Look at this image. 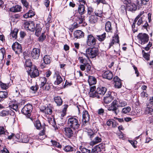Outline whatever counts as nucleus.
<instances>
[{
	"instance_id": "6ab92c4d",
	"label": "nucleus",
	"mask_w": 153,
	"mask_h": 153,
	"mask_svg": "<svg viewBox=\"0 0 153 153\" xmlns=\"http://www.w3.org/2000/svg\"><path fill=\"white\" fill-rule=\"evenodd\" d=\"M114 100L117 103L118 108L124 107L127 105V102L126 101L119 98H117Z\"/></svg>"
},
{
	"instance_id": "13d9d810",
	"label": "nucleus",
	"mask_w": 153,
	"mask_h": 153,
	"mask_svg": "<svg viewBox=\"0 0 153 153\" xmlns=\"http://www.w3.org/2000/svg\"><path fill=\"white\" fill-rule=\"evenodd\" d=\"M143 57L147 60L149 59V55L147 53H145L144 50L142 51Z\"/></svg>"
},
{
	"instance_id": "09e8293b",
	"label": "nucleus",
	"mask_w": 153,
	"mask_h": 153,
	"mask_svg": "<svg viewBox=\"0 0 153 153\" xmlns=\"http://www.w3.org/2000/svg\"><path fill=\"white\" fill-rule=\"evenodd\" d=\"M94 11V9L91 6H87V15H91Z\"/></svg>"
},
{
	"instance_id": "7c9ffc66",
	"label": "nucleus",
	"mask_w": 153,
	"mask_h": 153,
	"mask_svg": "<svg viewBox=\"0 0 153 153\" xmlns=\"http://www.w3.org/2000/svg\"><path fill=\"white\" fill-rule=\"evenodd\" d=\"M54 100L57 105L59 106L62 105V99L60 97H54Z\"/></svg>"
},
{
	"instance_id": "20e7f679",
	"label": "nucleus",
	"mask_w": 153,
	"mask_h": 153,
	"mask_svg": "<svg viewBox=\"0 0 153 153\" xmlns=\"http://www.w3.org/2000/svg\"><path fill=\"white\" fill-rule=\"evenodd\" d=\"M97 39L96 37L92 34L88 35L87 37L86 43L88 46L90 47L94 46L96 44Z\"/></svg>"
},
{
	"instance_id": "4c0bfd02",
	"label": "nucleus",
	"mask_w": 153,
	"mask_h": 153,
	"mask_svg": "<svg viewBox=\"0 0 153 153\" xmlns=\"http://www.w3.org/2000/svg\"><path fill=\"white\" fill-rule=\"evenodd\" d=\"M102 139L99 136H95L92 143L94 144H97L101 142Z\"/></svg>"
},
{
	"instance_id": "4be33fe9",
	"label": "nucleus",
	"mask_w": 153,
	"mask_h": 153,
	"mask_svg": "<svg viewBox=\"0 0 153 153\" xmlns=\"http://www.w3.org/2000/svg\"><path fill=\"white\" fill-rule=\"evenodd\" d=\"M8 134L9 133L6 129L5 126H3L0 125V137H1L3 135L7 136Z\"/></svg>"
},
{
	"instance_id": "ddd939ff",
	"label": "nucleus",
	"mask_w": 153,
	"mask_h": 153,
	"mask_svg": "<svg viewBox=\"0 0 153 153\" xmlns=\"http://www.w3.org/2000/svg\"><path fill=\"white\" fill-rule=\"evenodd\" d=\"M82 64L80 65V69L82 71H84L86 68L87 72L90 73L91 72V66L89 63L88 61H87L85 63H83Z\"/></svg>"
},
{
	"instance_id": "bf43d9fd",
	"label": "nucleus",
	"mask_w": 153,
	"mask_h": 153,
	"mask_svg": "<svg viewBox=\"0 0 153 153\" xmlns=\"http://www.w3.org/2000/svg\"><path fill=\"white\" fill-rule=\"evenodd\" d=\"M137 25H140L141 24H142L145 22V21H143L142 17H139L137 19Z\"/></svg>"
},
{
	"instance_id": "e433bc0d",
	"label": "nucleus",
	"mask_w": 153,
	"mask_h": 153,
	"mask_svg": "<svg viewBox=\"0 0 153 153\" xmlns=\"http://www.w3.org/2000/svg\"><path fill=\"white\" fill-rule=\"evenodd\" d=\"M42 28L38 25H37L35 28V35L39 36L41 33Z\"/></svg>"
},
{
	"instance_id": "c9c22d12",
	"label": "nucleus",
	"mask_w": 153,
	"mask_h": 153,
	"mask_svg": "<svg viewBox=\"0 0 153 153\" xmlns=\"http://www.w3.org/2000/svg\"><path fill=\"white\" fill-rule=\"evenodd\" d=\"M40 80L41 82L40 88H44V86H45V85L47 83V79L45 77H41L40 78Z\"/></svg>"
},
{
	"instance_id": "de8ad7c7",
	"label": "nucleus",
	"mask_w": 153,
	"mask_h": 153,
	"mask_svg": "<svg viewBox=\"0 0 153 153\" xmlns=\"http://www.w3.org/2000/svg\"><path fill=\"white\" fill-rule=\"evenodd\" d=\"M46 38V36L45 34V33H42L41 36L38 39V40L40 42H42Z\"/></svg>"
},
{
	"instance_id": "a19ab883",
	"label": "nucleus",
	"mask_w": 153,
	"mask_h": 153,
	"mask_svg": "<svg viewBox=\"0 0 153 153\" xmlns=\"http://www.w3.org/2000/svg\"><path fill=\"white\" fill-rule=\"evenodd\" d=\"M10 112H11L10 111L3 110L1 112L0 115L1 116L5 117L8 115Z\"/></svg>"
},
{
	"instance_id": "412c9836",
	"label": "nucleus",
	"mask_w": 153,
	"mask_h": 153,
	"mask_svg": "<svg viewBox=\"0 0 153 153\" xmlns=\"http://www.w3.org/2000/svg\"><path fill=\"white\" fill-rule=\"evenodd\" d=\"M85 16L82 15H79L75 17V21L77 24H80L84 21Z\"/></svg>"
},
{
	"instance_id": "0e129e2a",
	"label": "nucleus",
	"mask_w": 153,
	"mask_h": 153,
	"mask_svg": "<svg viewBox=\"0 0 153 153\" xmlns=\"http://www.w3.org/2000/svg\"><path fill=\"white\" fill-rule=\"evenodd\" d=\"M81 151L83 153H91L90 150L88 149L85 148H82Z\"/></svg>"
},
{
	"instance_id": "0eeeda50",
	"label": "nucleus",
	"mask_w": 153,
	"mask_h": 153,
	"mask_svg": "<svg viewBox=\"0 0 153 153\" xmlns=\"http://www.w3.org/2000/svg\"><path fill=\"white\" fill-rule=\"evenodd\" d=\"M117 106V103L114 100L111 103L110 105L108 108V110L109 111H112L114 113L117 115L119 112Z\"/></svg>"
},
{
	"instance_id": "6e6552de",
	"label": "nucleus",
	"mask_w": 153,
	"mask_h": 153,
	"mask_svg": "<svg viewBox=\"0 0 153 153\" xmlns=\"http://www.w3.org/2000/svg\"><path fill=\"white\" fill-rule=\"evenodd\" d=\"M12 48L16 54H19L22 52L21 45L18 42H15L13 44Z\"/></svg>"
},
{
	"instance_id": "9d476101",
	"label": "nucleus",
	"mask_w": 153,
	"mask_h": 153,
	"mask_svg": "<svg viewBox=\"0 0 153 153\" xmlns=\"http://www.w3.org/2000/svg\"><path fill=\"white\" fill-rule=\"evenodd\" d=\"M24 27L27 30L32 32L34 31L35 30L34 23L31 21L25 22Z\"/></svg>"
},
{
	"instance_id": "cd10ccee",
	"label": "nucleus",
	"mask_w": 153,
	"mask_h": 153,
	"mask_svg": "<svg viewBox=\"0 0 153 153\" xmlns=\"http://www.w3.org/2000/svg\"><path fill=\"white\" fill-rule=\"evenodd\" d=\"M88 82L89 85L91 86L92 85L95 84L96 83V79L93 76H90L88 77Z\"/></svg>"
},
{
	"instance_id": "dca6fc26",
	"label": "nucleus",
	"mask_w": 153,
	"mask_h": 153,
	"mask_svg": "<svg viewBox=\"0 0 153 153\" xmlns=\"http://www.w3.org/2000/svg\"><path fill=\"white\" fill-rule=\"evenodd\" d=\"M70 127H65L64 128L65 136L68 138L71 137L73 135L74 132Z\"/></svg>"
},
{
	"instance_id": "5701e85b",
	"label": "nucleus",
	"mask_w": 153,
	"mask_h": 153,
	"mask_svg": "<svg viewBox=\"0 0 153 153\" xmlns=\"http://www.w3.org/2000/svg\"><path fill=\"white\" fill-rule=\"evenodd\" d=\"M107 91L106 88L104 87H98L97 88V91L98 94L104 95Z\"/></svg>"
},
{
	"instance_id": "a18cd8bd",
	"label": "nucleus",
	"mask_w": 153,
	"mask_h": 153,
	"mask_svg": "<svg viewBox=\"0 0 153 153\" xmlns=\"http://www.w3.org/2000/svg\"><path fill=\"white\" fill-rule=\"evenodd\" d=\"M45 123H44L42 124V130L40 131L39 133V135L41 136H42L45 134Z\"/></svg>"
},
{
	"instance_id": "f03ea898",
	"label": "nucleus",
	"mask_w": 153,
	"mask_h": 153,
	"mask_svg": "<svg viewBox=\"0 0 153 153\" xmlns=\"http://www.w3.org/2000/svg\"><path fill=\"white\" fill-rule=\"evenodd\" d=\"M85 53L83 54L89 59V58H94L97 56L98 53V50L95 48H88L86 50Z\"/></svg>"
},
{
	"instance_id": "1a4fd4ad",
	"label": "nucleus",
	"mask_w": 153,
	"mask_h": 153,
	"mask_svg": "<svg viewBox=\"0 0 153 153\" xmlns=\"http://www.w3.org/2000/svg\"><path fill=\"white\" fill-rule=\"evenodd\" d=\"M90 116L88 111L86 110H84L82 112V123L83 125H85L90 120Z\"/></svg>"
},
{
	"instance_id": "5fc2aeb1",
	"label": "nucleus",
	"mask_w": 153,
	"mask_h": 153,
	"mask_svg": "<svg viewBox=\"0 0 153 153\" xmlns=\"http://www.w3.org/2000/svg\"><path fill=\"white\" fill-rule=\"evenodd\" d=\"M102 12L101 10H98L97 11H95L94 12L95 16H97L102 17Z\"/></svg>"
},
{
	"instance_id": "f704fd0d",
	"label": "nucleus",
	"mask_w": 153,
	"mask_h": 153,
	"mask_svg": "<svg viewBox=\"0 0 153 153\" xmlns=\"http://www.w3.org/2000/svg\"><path fill=\"white\" fill-rule=\"evenodd\" d=\"M34 125L37 129L40 130L42 128V125L40 121L39 120H37L36 121Z\"/></svg>"
},
{
	"instance_id": "72a5a7b5",
	"label": "nucleus",
	"mask_w": 153,
	"mask_h": 153,
	"mask_svg": "<svg viewBox=\"0 0 153 153\" xmlns=\"http://www.w3.org/2000/svg\"><path fill=\"white\" fill-rule=\"evenodd\" d=\"M19 31L18 29L15 28L12 31L10 34V36H12L13 38L16 39L17 38V35Z\"/></svg>"
},
{
	"instance_id": "680f3d73",
	"label": "nucleus",
	"mask_w": 153,
	"mask_h": 153,
	"mask_svg": "<svg viewBox=\"0 0 153 153\" xmlns=\"http://www.w3.org/2000/svg\"><path fill=\"white\" fill-rule=\"evenodd\" d=\"M38 87L37 85L32 86L30 87V89L33 92L35 93L38 90Z\"/></svg>"
},
{
	"instance_id": "ea45409f",
	"label": "nucleus",
	"mask_w": 153,
	"mask_h": 153,
	"mask_svg": "<svg viewBox=\"0 0 153 153\" xmlns=\"http://www.w3.org/2000/svg\"><path fill=\"white\" fill-rule=\"evenodd\" d=\"M25 67H28V69H29V68H31L32 66H35L32 65V62L30 59H27L26 60L25 62Z\"/></svg>"
},
{
	"instance_id": "c756f323",
	"label": "nucleus",
	"mask_w": 153,
	"mask_h": 153,
	"mask_svg": "<svg viewBox=\"0 0 153 153\" xmlns=\"http://www.w3.org/2000/svg\"><path fill=\"white\" fill-rule=\"evenodd\" d=\"M97 20V18L94 15H92L89 17L88 21L91 24L96 23Z\"/></svg>"
},
{
	"instance_id": "473e14b6",
	"label": "nucleus",
	"mask_w": 153,
	"mask_h": 153,
	"mask_svg": "<svg viewBox=\"0 0 153 153\" xmlns=\"http://www.w3.org/2000/svg\"><path fill=\"white\" fill-rule=\"evenodd\" d=\"M35 14L33 11L31 10H30L28 12L24 14L23 16L25 18H27L29 17H31L34 15Z\"/></svg>"
},
{
	"instance_id": "864d4df0",
	"label": "nucleus",
	"mask_w": 153,
	"mask_h": 153,
	"mask_svg": "<svg viewBox=\"0 0 153 153\" xmlns=\"http://www.w3.org/2000/svg\"><path fill=\"white\" fill-rule=\"evenodd\" d=\"M9 107L11 109L15 110L16 111L18 110V106L16 104H13L12 105H10Z\"/></svg>"
},
{
	"instance_id": "f3484780",
	"label": "nucleus",
	"mask_w": 153,
	"mask_h": 153,
	"mask_svg": "<svg viewBox=\"0 0 153 153\" xmlns=\"http://www.w3.org/2000/svg\"><path fill=\"white\" fill-rule=\"evenodd\" d=\"M126 5V9L131 11H134L137 9V5L134 3L131 2Z\"/></svg>"
},
{
	"instance_id": "2eb2a0df",
	"label": "nucleus",
	"mask_w": 153,
	"mask_h": 153,
	"mask_svg": "<svg viewBox=\"0 0 153 153\" xmlns=\"http://www.w3.org/2000/svg\"><path fill=\"white\" fill-rule=\"evenodd\" d=\"M113 80L114 83V87L116 88H120L122 85L121 81L119 77L116 76L114 78Z\"/></svg>"
},
{
	"instance_id": "c85d7f7f",
	"label": "nucleus",
	"mask_w": 153,
	"mask_h": 153,
	"mask_svg": "<svg viewBox=\"0 0 153 153\" xmlns=\"http://www.w3.org/2000/svg\"><path fill=\"white\" fill-rule=\"evenodd\" d=\"M8 96V93L7 92L5 91H0V101H1L5 98L7 97Z\"/></svg>"
},
{
	"instance_id": "052dcab7",
	"label": "nucleus",
	"mask_w": 153,
	"mask_h": 153,
	"mask_svg": "<svg viewBox=\"0 0 153 153\" xmlns=\"http://www.w3.org/2000/svg\"><path fill=\"white\" fill-rule=\"evenodd\" d=\"M22 137V133L17 134L16 135L15 134V139L16 138L18 139L19 142Z\"/></svg>"
},
{
	"instance_id": "a878e982",
	"label": "nucleus",
	"mask_w": 153,
	"mask_h": 153,
	"mask_svg": "<svg viewBox=\"0 0 153 153\" xmlns=\"http://www.w3.org/2000/svg\"><path fill=\"white\" fill-rule=\"evenodd\" d=\"M105 30L108 32H111L112 30L111 23L110 21L107 22L105 25Z\"/></svg>"
},
{
	"instance_id": "49530a36",
	"label": "nucleus",
	"mask_w": 153,
	"mask_h": 153,
	"mask_svg": "<svg viewBox=\"0 0 153 153\" xmlns=\"http://www.w3.org/2000/svg\"><path fill=\"white\" fill-rule=\"evenodd\" d=\"M146 112L147 113L153 115V108H152L146 107Z\"/></svg>"
},
{
	"instance_id": "f257e3e1",
	"label": "nucleus",
	"mask_w": 153,
	"mask_h": 153,
	"mask_svg": "<svg viewBox=\"0 0 153 153\" xmlns=\"http://www.w3.org/2000/svg\"><path fill=\"white\" fill-rule=\"evenodd\" d=\"M67 124L69 127L74 130H76L79 128L80 122L79 121L77 117L72 116L68 119Z\"/></svg>"
},
{
	"instance_id": "79ce46f5",
	"label": "nucleus",
	"mask_w": 153,
	"mask_h": 153,
	"mask_svg": "<svg viewBox=\"0 0 153 153\" xmlns=\"http://www.w3.org/2000/svg\"><path fill=\"white\" fill-rule=\"evenodd\" d=\"M131 110V108L129 106L124 108L122 109V112L125 114H127Z\"/></svg>"
},
{
	"instance_id": "37998d69",
	"label": "nucleus",
	"mask_w": 153,
	"mask_h": 153,
	"mask_svg": "<svg viewBox=\"0 0 153 153\" xmlns=\"http://www.w3.org/2000/svg\"><path fill=\"white\" fill-rule=\"evenodd\" d=\"M74 149H75L74 148L68 145L65 146V148L64 149V150L67 152L72 151H74Z\"/></svg>"
},
{
	"instance_id": "3c124183",
	"label": "nucleus",
	"mask_w": 153,
	"mask_h": 153,
	"mask_svg": "<svg viewBox=\"0 0 153 153\" xmlns=\"http://www.w3.org/2000/svg\"><path fill=\"white\" fill-rule=\"evenodd\" d=\"M46 112L45 114L51 115L52 113V110L51 108L49 107H47L46 108Z\"/></svg>"
},
{
	"instance_id": "338daca9",
	"label": "nucleus",
	"mask_w": 153,
	"mask_h": 153,
	"mask_svg": "<svg viewBox=\"0 0 153 153\" xmlns=\"http://www.w3.org/2000/svg\"><path fill=\"white\" fill-rule=\"evenodd\" d=\"M133 68L135 71V73L136 74V76L138 77L139 76V72L137 69V68L135 65L133 66Z\"/></svg>"
},
{
	"instance_id": "774afa93",
	"label": "nucleus",
	"mask_w": 153,
	"mask_h": 153,
	"mask_svg": "<svg viewBox=\"0 0 153 153\" xmlns=\"http://www.w3.org/2000/svg\"><path fill=\"white\" fill-rule=\"evenodd\" d=\"M22 3L24 6L26 7H27L28 6V4L26 0H21Z\"/></svg>"
},
{
	"instance_id": "423d86ee",
	"label": "nucleus",
	"mask_w": 153,
	"mask_h": 153,
	"mask_svg": "<svg viewBox=\"0 0 153 153\" xmlns=\"http://www.w3.org/2000/svg\"><path fill=\"white\" fill-rule=\"evenodd\" d=\"M33 109L32 106L30 104H27L25 105L22 110V113L27 116L29 117L31 115V112Z\"/></svg>"
},
{
	"instance_id": "aec40b11",
	"label": "nucleus",
	"mask_w": 153,
	"mask_h": 153,
	"mask_svg": "<svg viewBox=\"0 0 153 153\" xmlns=\"http://www.w3.org/2000/svg\"><path fill=\"white\" fill-rule=\"evenodd\" d=\"M74 34L75 38L77 39L83 37L84 36V33L80 30H77L74 32Z\"/></svg>"
},
{
	"instance_id": "bb28decb",
	"label": "nucleus",
	"mask_w": 153,
	"mask_h": 153,
	"mask_svg": "<svg viewBox=\"0 0 153 153\" xmlns=\"http://www.w3.org/2000/svg\"><path fill=\"white\" fill-rule=\"evenodd\" d=\"M113 99L114 97L112 96L109 94L108 96L104 97L103 100L104 102L107 104L110 102Z\"/></svg>"
},
{
	"instance_id": "4d7b16f0",
	"label": "nucleus",
	"mask_w": 153,
	"mask_h": 153,
	"mask_svg": "<svg viewBox=\"0 0 153 153\" xmlns=\"http://www.w3.org/2000/svg\"><path fill=\"white\" fill-rule=\"evenodd\" d=\"M1 151H0V153H9V151L6 148V146H3L2 148H1Z\"/></svg>"
},
{
	"instance_id": "9b49d317",
	"label": "nucleus",
	"mask_w": 153,
	"mask_h": 153,
	"mask_svg": "<svg viewBox=\"0 0 153 153\" xmlns=\"http://www.w3.org/2000/svg\"><path fill=\"white\" fill-rule=\"evenodd\" d=\"M40 49L34 48L31 52V56L33 59H37L40 56Z\"/></svg>"
},
{
	"instance_id": "f8f14e48",
	"label": "nucleus",
	"mask_w": 153,
	"mask_h": 153,
	"mask_svg": "<svg viewBox=\"0 0 153 153\" xmlns=\"http://www.w3.org/2000/svg\"><path fill=\"white\" fill-rule=\"evenodd\" d=\"M51 57L49 56L45 55L43 58V62H42L40 66L41 68H43L45 67L46 65L49 64L51 62Z\"/></svg>"
},
{
	"instance_id": "2f4dec72",
	"label": "nucleus",
	"mask_w": 153,
	"mask_h": 153,
	"mask_svg": "<svg viewBox=\"0 0 153 153\" xmlns=\"http://www.w3.org/2000/svg\"><path fill=\"white\" fill-rule=\"evenodd\" d=\"M96 39H97L99 42L103 41L106 38V33H104L101 35H96Z\"/></svg>"
},
{
	"instance_id": "4468645a",
	"label": "nucleus",
	"mask_w": 153,
	"mask_h": 153,
	"mask_svg": "<svg viewBox=\"0 0 153 153\" xmlns=\"http://www.w3.org/2000/svg\"><path fill=\"white\" fill-rule=\"evenodd\" d=\"M53 78H56V80L54 82V84L56 85H58L60 84L62 81V79L59 73L56 71L55 72L53 75Z\"/></svg>"
},
{
	"instance_id": "58836bf2",
	"label": "nucleus",
	"mask_w": 153,
	"mask_h": 153,
	"mask_svg": "<svg viewBox=\"0 0 153 153\" xmlns=\"http://www.w3.org/2000/svg\"><path fill=\"white\" fill-rule=\"evenodd\" d=\"M29 141V138L27 135H24L22 134V137L21 139L20 142L23 143H27Z\"/></svg>"
},
{
	"instance_id": "c03bdc74",
	"label": "nucleus",
	"mask_w": 153,
	"mask_h": 153,
	"mask_svg": "<svg viewBox=\"0 0 153 153\" xmlns=\"http://www.w3.org/2000/svg\"><path fill=\"white\" fill-rule=\"evenodd\" d=\"M89 94L90 97H91L94 98L96 97L97 98H100V97L97 94V91H95L94 92L91 93Z\"/></svg>"
},
{
	"instance_id": "6e6d98bb",
	"label": "nucleus",
	"mask_w": 153,
	"mask_h": 153,
	"mask_svg": "<svg viewBox=\"0 0 153 153\" xmlns=\"http://www.w3.org/2000/svg\"><path fill=\"white\" fill-rule=\"evenodd\" d=\"M5 137L8 140H10L12 139H15V134L13 133H11L10 135H9L8 134L7 136L5 135Z\"/></svg>"
},
{
	"instance_id": "39448f33",
	"label": "nucleus",
	"mask_w": 153,
	"mask_h": 153,
	"mask_svg": "<svg viewBox=\"0 0 153 153\" xmlns=\"http://www.w3.org/2000/svg\"><path fill=\"white\" fill-rule=\"evenodd\" d=\"M139 42L143 45L147 43L149 40V37L148 35L145 33H139L137 36Z\"/></svg>"
},
{
	"instance_id": "8fccbe9b",
	"label": "nucleus",
	"mask_w": 153,
	"mask_h": 153,
	"mask_svg": "<svg viewBox=\"0 0 153 153\" xmlns=\"http://www.w3.org/2000/svg\"><path fill=\"white\" fill-rule=\"evenodd\" d=\"M78 59L80 63L83 64L85 63L88 60L86 59L85 58L83 57V56H80L78 58Z\"/></svg>"
},
{
	"instance_id": "603ef678",
	"label": "nucleus",
	"mask_w": 153,
	"mask_h": 153,
	"mask_svg": "<svg viewBox=\"0 0 153 153\" xmlns=\"http://www.w3.org/2000/svg\"><path fill=\"white\" fill-rule=\"evenodd\" d=\"M0 85L1 88L3 89H6L9 87L8 84H5L1 82H0Z\"/></svg>"
},
{
	"instance_id": "e2e57ef3",
	"label": "nucleus",
	"mask_w": 153,
	"mask_h": 153,
	"mask_svg": "<svg viewBox=\"0 0 153 153\" xmlns=\"http://www.w3.org/2000/svg\"><path fill=\"white\" fill-rule=\"evenodd\" d=\"M126 7L124 5H122L120 8V10L121 12L122 13H124L125 12L126 13Z\"/></svg>"
},
{
	"instance_id": "69168bd1",
	"label": "nucleus",
	"mask_w": 153,
	"mask_h": 153,
	"mask_svg": "<svg viewBox=\"0 0 153 153\" xmlns=\"http://www.w3.org/2000/svg\"><path fill=\"white\" fill-rule=\"evenodd\" d=\"M20 16L19 14H16L14 16H11L10 17V19L11 20H12L13 19H18L20 18Z\"/></svg>"
},
{
	"instance_id": "393cba45",
	"label": "nucleus",
	"mask_w": 153,
	"mask_h": 153,
	"mask_svg": "<svg viewBox=\"0 0 153 153\" xmlns=\"http://www.w3.org/2000/svg\"><path fill=\"white\" fill-rule=\"evenodd\" d=\"M78 11L80 15H82L84 14L86 12L85 9V7L84 5L81 4L79 5Z\"/></svg>"
},
{
	"instance_id": "7ed1b4c3",
	"label": "nucleus",
	"mask_w": 153,
	"mask_h": 153,
	"mask_svg": "<svg viewBox=\"0 0 153 153\" xmlns=\"http://www.w3.org/2000/svg\"><path fill=\"white\" fill-rule=\"evenodd\" d=\"M27 72L32 78H34L39 75V71L36 66H32L29 69H28Z\"/></svg>"
},
{
	"instance_id": "a211bd4d",
	"label": "nucleus",
	"mask_w": 153,
	"mask_h": 153,
	"mask_svg": "<svg viewBox=\"0 0 153 153\" xmlns=\"http://www.w3.org/2000/svg\"><path fill=\"white\" fill-rule=\"evenodd\" d=\"M113 76L112 72L108 70L105 71L102 74V76L104 78L108 80L112 79Z\"/></svg>"
},
{
	"instance_id": "b1692460",
	"label": "nucleus",
	"mask_w": 153,
	"mask_h": 153,
	"mask_svg": "<svg viewBox=\"0 0 153 153\" xmlns=\"http://www.w3.org/2000/svg\"><path fill=\"white\" fill-rule=\"evenodd\" d=\"M21 7L19 5H16L13 6L10 9V11L11 12L16 13L20 11Z\"/></svg>"
}]
</instances>
